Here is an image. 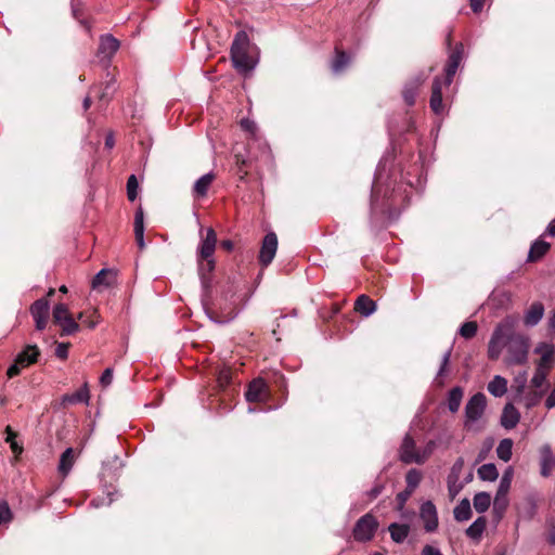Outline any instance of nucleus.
Masks as SVG:
<instances>
[{
	"label": "nucleus",
	"mask_w": 555,
	"mask_h": 555,
	"mask_svg": "<svg viewBox=\"0 0 555 555\" xmlns=\"http://www.w3.org/2000/svg\"><path fill=\"white\" fill-rule=\"evenodd\" d=\"M509 482L505 480H500L499 489L496 491V495L494 498V505L498 506L500 504V500L503 499V508H506L507 506V493L511 488Z\"/></svg>",
	"instance_id": "58836bf2"
},
{
	"label": "nucleus",
	"mask_w": 555,
	"mask_h": 555,
	"mask_svg": "<svg viewBox=\"0 0 555 555\" xmlns=\"http://www.w3.org/2000/svg\"><path fill=\"white\" fill-rule=\"evenodd\" d=\"M517 318L513 315L505 317L493 330L488 344V358L498 360L503 350L507 348L515 337L520 334L516 333Z\"/></svg>",
	"instance_id": "f257e3e1"
},
{
	"label": "nucleus",
	"mask_w": 555,
	"mask_h": 555,
	"mask_svg": "<svg viewBox=\"0 0 555 555\" xmlns=\"http://www.w3.org/2000/svg\"><path fill=\"white\" fill-rule=\"evenodd\" d=\"M53 321L61 326L62 335L68 336L79 331V324L72 317L68 307L65 304H57L53 308Z\"/></svg>",
	"instance_id": "0eeeda50"
},
{
	"label": "nucleus",
	"mask_w": 555,
	"mask_h": 555,
	"mask_svg": "<svg viewBox=\"0 0 555 555\" xmlns=\"http://www.w3.org/2000/svg\"><path fill=\"white\" fill-rule=\"evenodd\" d=\"M474 13H479L483 9L485 0H469Z\"/></svg>",
	"instance_id": "680f3d73"
},
{
	"label": "nucleus",
	"mask_w": 555,
	"mask_h": 555,
	"mask_svg": "<svg viewBox=\"0 0 555 555\" xmlns=\"http://www.w3.org/2000/svg\"><path fill=\"white\" fill-rule=\"evenodd\" d=\"M513 441L505 438L500 441L496 448L498 457L504 462H508L512 459Z\"/></svg>",
	"instance_id": "e433bc0d"
},
{
	"label": "nucleus",
	"mask_w": 555,
	"mask_h": 555,
	"mask_svg": "<svg viewBox=\"0 0 555 555\" xmlns=\"http://www.w3.org/2000/svg\"><path fill=\"white\" fill-rule=\"evenodd\" d=\"M520 420V413L518 410L512 404L507 403L501 414V425L505 429H513L517 426Z\"/></svg>",
	"instance_id": "6ab92c4d"
},
{
	"label": "nucleus",
	"mask_w": 555,
	"mask_h": 555,
	"mask_svg": "<svg viewBox=\"0 0 555 555\" xmlns=\"http://www.w3.org/2000/svg\"><path fill=\"white\" fill-rule=\"evenodd\" d=\"M113 85H114V81H113V78H112L109 81H107L105 90L100 95V100H106V99H108L114 93L115 88H114Z\"/></svg>",
	"instance_id": "13d9d810"
},
{
	"label": "nucleus",
	"mask_w": 555,
	"mask_h": 555,
	"mask_svg": "<svg viewBox=\"0 0 555 555\" xmlns=\"http://www.w3.org/2000/svg\"><path fill=\"white\" fill-rule=\"evenodd\" d=\"M74 450L72 448H67L61 455V459H60V464H59V470L61 474H63L64 476H66L73 465H74Z\"/></svg>",
	"instance_id": "72a5a7b5"
},
{
	"label": "nucleus",
	"mask_w": 555,
	"mask_h": 555,
	"mask_svg": "<svg viewBox=\"0 0 555 555\" xmlns=\"http://www.w3.org/2000/svg\"><path fill=\"white\" fill-rule=\"evenodd\" d=\"M418 452L420 450L416 449V444L413 438L410 435H406L400 447V460L405 464H417Z\"/></svg>",
	"instance_id": "2eb2a0df"
},
{
	"label": "nucleus",
	"mask_w": 555,
	"mask_h": 555,
	"mask_svg": "<svg viewBox=\"0 0 555 555\" xmlns=\"http://www.w3.org/2000/svg\"><path fill=\"white\" fill-rule=\"evenodd\" d=\"M545 234L550 235V236H555V219H553L546 230H545Z\"/></svg>",
	"instance_id": "0e129e2a"
},
{
	"label": "nucleus",
	"mask_w": 555,
	"mask_h": 555,
	"mask_svg": "<svg viewBox=\"0 0 555 555\" xmlns=\"http://www.w3.org/2000/svg\"><path fill=\"white\" fill-rule=\"evenodd\" d=\"M540 465L541 475L544 477L550 476L552 469L555 467V455L550 444H544L540 449Z\"/></svg>",
	"instance_id": "f3484780"
},
{
	"label": "nucleus",
	"mask_w": 555,
	"mask_h": 555,
	"mask_svg": "<svg viewBox=\"0 0 555 555\" xmlns=\"http://www.w3.org/2000/svg\"><path fill=\"white\" fill-rule=\"evenodd\" d=\"M388 530L393 542L402 543L409 535L410 526L392 522L389 525Z\"/></svg>",
	"instance_id": "bb28decb"
},
{
	"label": "nucleus",
	"mask_w": 555,
	"mask_h": 555,
	"mask_svg": "<svg viewBox=\"0 0 555 555\" xmlns=\"http://www.w3.org/2000/svg\"><path fill=\"white\" fill-rule=\"evenodd\" d=\"M139 183L137 177L131 175L127 181V196L130 202H133L138 196Z\"/></svg>",
	"instance_id": "79ce46f5"
},
{
	"label": "nucleus",
	"mask_w": 555,
	"mask_h": 555,
	"mask_svg": "<svg viewBox=\"0 0 555 555\" xmlns=\"http://www.w3.org/2000/svg\"><path fill=\"white\" fill-rule=\"evenodd\" d=\"M216 244L217 234L212 228H208L205 237L202 238L197 248V262L201 274H204V272L210 273L214 270Z\"/></svg>",
	"instance_id": "20e7f679"
},
{
	"label": "nucleus",
	"mask_w": 555,
	"mask_h": 555,
	"mask_svg": "<svg viewBox=\"0 0 555 555\" xmlns=\"http://www.w3.org/2000/svg\"><path fill=\"white\" fill-rule=\"evenodd\" d=\"M378 181H379V178H376L372 185V194H371L372 205H375L378 199V195H379V186H378L379 182Z\"/></svg>",
	"instance_id": "052dcab7"
},
{
	"label": "nucleus",
	"mask_w": 555,
	"mask_h": 555,
	"mask_svg": "<svg viewBox=\"0 0 555 555\" xmlns=\"http://www.w3.org/2000/svg\"><path fill=\"white\" fill-rule=\"evenodd\" d=\"M501 479L502 480L506 479L507 482L512 483L513 469L512 468L506 469Z\"/></svg>",
	"instance_id": "338daca9"
},
{
	"label": "nucleus",
	"mask_w": 555,
	"mask_h": 555,
	"mask_svg": "<svg viewBox=\"0 0 555 555\" xmlns=\"http://www.w3.org/2000/svg\"><path fill=\"white\" fill-rule=\"evenodd\" d=\"M7 430V441L10 443V448L15 456H18L23 452V448L15 441V434L10 429V427H8Z\"/></svg>",
	"instance_id": "49530a36"
},
{
	"label": "nucleus",
	"mask_w": 555,
	"mask_h": 555,
	"mask_svg": "<svg viewBox=\"0 0 555 555\" xmlns=\"http://www.w3.org/2000/svg\"><path fill=\"white\" fill-rule=\"evenodd\" d=\"M435 447V441H428L424 449L417 453V464H423L434 452Z\"/></svg>",
	"instance_id": "a18cd8bd"
},
{
	"label": "nucleus",
	"mask_w": 555,
	"mask_h": 555,
	"mask_svg": "<svg viewBox=\"0 0 555 555\" xmlns=\"http://www.w3.org/2000/svg\"><path fill=\"white\" fill-rule=\"evenodd\" d=\"M55 356L60 359H66L68 356V344L60 343L55 348Z\"/></svg>",
	"instance_id": "4d7b16f0"
},
{
	"label": "nucleus",
	"mask_w": 555,
	"mask_h": 555,
	"mask_svg": "<svg viewBox=\"0 0 555 555\" xmlns=\"http://www.w3.org/2000/svg\"><path fill=\"white\" fill-rule=\"evenodd\" d=\"M40 351L36 345H27L24 350H22L16 358L18 362L22 363L23 367H27L30 364L37 362Z\"/></svg>",
	"instance_id": "5701e85b"
},
{
	"label": "nucleus",
	"mask_w": 555,
	"mask_h": 555,
	"mask_svg": "<svg viewBox=\"0 0 555 555\" xmlns=\"http://www.w3.org/2000/svg\"><path fill=\"white\" fill-rule=\"evenodd\" d=\"M478 476L482 480L494 481L498 478L499 473L494 464L488 463L478 468Z\"/></svg>",
	"instance_id": "4c0bfd02"
},
{
	"label": "nucleus",
	"mask_w": 555,
	"mask_h": 555,
	"mask_svg": "<svg viewBox=\"0 0 555 555\" xmlns=\"http://www.w3.org/2000/svg\"><path fill=\"white\" fill-rule=\"evenodd\" d=\"M113 382V370L107 367L101 375L100 383L103 387H107Z\"/></svg>",
	"instance_id": "603ef678"
},
{
	"label": "nucleus",
	"mask_w": 555,
	"mask_h": 555,
	"mask_svg": "<svg viewBox=\"0 0 555 555\" xmlns=\"http://www.w3.org/2000/svg\"><path fill=\"white\" fill-rule=\"evenodd\" d=\"M478 326L476 322L469 321L462 324L460 335L466 339L473 338L477 333Z\"/></svg>",
	"instance_id": "37998d69"
},
{
	"label": "nucleus",
	"mask_w": 555,
	"mask_h": 555,
	"mask_svg": "<svg viewBox=\"0 0 555 555\" xmlns=\"http://www.w3.org/2000/svg\"><path fill=\"white\" fill-rule=\"evenodd\" d=\"M23 369L22 363L18 362V359L15 358L14 363L8 369L7 375L12 378L21 373Z\"/></svg>",
	"instance_id": "5fc2aeb1"
},
{
	"label": "nucleus",
	"mask_w": 555,
	"mask_h": 555,
	"mask_svg": "<svg viewBox=\"0 0 555 555\" xmlns=\"http://www.w3.org/2000/svg\"><path fill=\"white\" fill-rule=\"evenodd\" d=\"M115 281V274L112 270L102 269L92 280V288L96 289L101 286H111Z\"/></svg>",
	"instance_id": "cd10ccee"
},
{
	"label": "nucleus",
	"mask_w": 555,
	"mask_h": 555,
	"mask_svg": "<svg viewBox=\"0 0 555 555\" xmlns=\"http://www.w3.org/2000/svg\"><path fill=\"white\" fill-rule=\"evenodd\" d=\"M544 314V307L541 302H534L527 310L524 321L527 326L537 325Z\"/></svg>",
	"instance_id": "b1692460"
},
{
	"label": "nucleus",
	"mask_w": 555,
	"mask_h": 555,
	"mask_svg": "<svg viewBox=\"0 0 555 555\" xmlns=\"http://www.w3.org/2000/svg\"><path fill=\"white\" fill-rule=\"evenodd\" d=\"M114 144H115V140H114L113 134H108V135L106 137V139H105V146H106L107 149H112V147L114 146Z\"/></svg>",
	"instance_id": "774afa93"
},
{
	"label": "nucleus",
	"mask_w": 555,
	"mask_h": 555,
	"mask_svg": "<svg viewBox=\"0 0 555 555\" xmlns=\"http://www.w3.org/2000/svg\"><path fill=\"white\" fill-rule=\"evenodd\" d=\"M422 480V473L415 468L410 469L406 473L405 481L406 488L414 491Z\"/></svg>",
	"instance_id": "ea45409f"
},
{
	"label": "nucleus",
	"mask_w": 555,
	"mask_h": 555,
	"mask_svg": "<svg viewBox=\"0 0 555 555\" xmlns=\"http://www.w3.org/2000/svg\"><path fill=\"white\" fill-rule=\"evenodd\" d=\"M527 378H528V375H527L526 371L519 373L514 378L515 388H516V391L518 395H521L524 392L526 384H527Z\"/></svg>",
	"instance_id": "de8ad7c7"
},
{
	"label": "nucleus",
	"mask_w": 555,
	"mask_h": 555,
	"mask_svg": "<svg viewBox=\"0 0 555 555\" xmlns=\"http://www.w3.org/2000/svg\"><path fill=\"white\" fill-rule=\"evenodd\" d=\"M378 527L377 519L372 514L362 516L353 528V537L359 542H366L373 539Z\"/></svg>",
	"instance_id": "6e6552de"
},
{
	"label": "nucleus",
	"mask_w": 555,
	"mask_h": 555,
	"mask_svg": "<svg viewBox=\"0 0 555 555\" xmlns=\"http://www.w3.org/2000/svg\"><path fill=\"white\" fill-rule=\"evenodd\" d=\"M11 509L7 501L0 502V525L11 519Z\"/></svg>",
	"instance_id": "3c124183"
},
{
	"label": "nucleus",
	"mask_w": 555,
	"mask_h": 555,
	"mask_svg": "<svg viewBox=\"0 0 555 555\" xmlns=\"http://www.w3.org/2000/svg\"><path fill=\"white\" fill-rule=\"evenodd\" d=\"M442 82L439 78H435L431 87V96L429 101V105L431 111L436 115H442L444 113V105L442 103Z\"/></svg>",
	"instance_id": "a211bd4d"
},
{
	"label": "nucleus",
	"mask_w": 555,
	"mask_h": 555,
	"mask_svg": "<svg viewBox=\"0 0 555 555\" xmlns=\"http://www.w3.org/2000/svg\"><path fill=\"white\" fill-rule=\"evenodd\" d=\"M133 231L135 236V242L140 249H143L145 247L144 243V214L143 209L140 206L134 215V223H133Z\"/></svg>",
	"instance_id": "4be33fe9"
},
{
	"label": "nucleus",
	"mask_w": 555,
	"mask_h": 555,
	"mask_svg": "<svg viewBox=\"0 0 555 555\" xmlns=\"http://www.w3.org/2000/svg\"><path fill=\"white\" fill-rule=\"evenodd\" d=\"M450 357H451V350H448L442 357L441 365H440V369L438 372V377L441 376L446 372L447 366L450 361Z\"/></svg>",
	"instance_id": "bf43d9fd"
},
{
	"label": "nucleus",
	"mask_w": 555,
	"mask_h": 555,
	"mask_svg": "<svg viewBox=\"0 0 555 555\" xmlns=\"http://www.w3.org/2000/svg\"><path fill=\"white\" fill-rule=\"evenodd\" d=\"M464 392L459 386L453 387L448 395V408L452 413H456L461 406Z\"/></svg>",
	"instance_id": "7c9ffc66"
},
{
	"label": "nucleus",
	"mask_w": 555,
	"mask_h": 555,
	"mask_svg": "<svg viewBox=\"0 0 555 555\" xmlns=\"http://www.w3.org/2000/svg\"><path fill=\"white\" fill-rule=\"evenodd\" d=\"M354 309L363 317H370L376 310V304L366 295H361L357 301Z\"/></svg>",
	"instance_id": "a878e982"
},
{
	"label": "nucleus",
	"mask_w": 555,
	"mask_h": 555,
	"mask_svg": "<svg viewBox=\"0 0 555 555\" xmlns=\"http://www.w3.org/2000/svg\"><path fill=\"white\" fill-rule=\"evenodd\" d=\"M420 517L424 522V529L427 532H434L438 528V514L435 504L426 501L421 505Z\"/></svg>",
	"instance_id": "f8f14e48"
},
{
	"label": "nucleus",
	"mask_w": 555,
	"mask_h": 555,
	"mask_svg": "<svg viewBox=\"0 0 555 555\" xmlns=\"http://www.w3.org/2000/svg\"><path fill=\"white\" fill-rule=\"evenodd\" d=\"M90 401V392L88 388V384L85 383L81 388H79L74 393H66L61 399V404L63 406H67L69 404L85 403L89 404Z\"/></svg>",
	"instance_id": "dca6fc26"
},
{
	"label": "nucleus",
	"mask_w": 555,
	"mask_h": 555,
	"mask_svg": "<svg viewBox=\"0 0 555 555\" xmlns=\"http://www.w3.org/2000/svg\"><path fill=\"white\" fill-rule=\"evenodd\" d=\"M550 372L547 371H544L542 369H537L535 367V372L531 378V385L532 387L539 389V388H542L545 383H546V378H547V375H548Z\"/></svg>",
	"instance_id": "a19ab883"
},
{
	"label": "nucleus",
	"mask_w": 555,
	"mask_h": 555,
	"mask_svg": "<svg viewBox=\"0 0 555 555\" xmlns=\"http://www.w3.org/2000/svg\"><path fill=\"white\" fill-rule=\"evenodd\" d=\"M205 312L208 315V318L219 324H224L230 321H232L236 314L237 309L236 305L232 301H229L228 298H220L218 302L212 305H204Z\"/></svg>",
	"instance_id": "39448f33"
},
{
	"label": "nucleus",
	"mask_w": 555,
	"mask_h": 555,
	"mask_svg": "<svg viewBox=\"0 0 555 555\" xmlns=\"http://www.w3.org/2000/svg\"><path fill=\"white\" fill-rule=\"evenodd\" d=\"M425 78L423 77H416L409 81L402 91L403 100L406 103V105L412 106L415 104L416 94L418 91V88L424 82Z\"/></svg>",
	"instance_id": "412c9836"
},
{
	"label": "nucleus",
	"mask_w": 555,
	"mask_h": 555,
	"mask_svg": "<svg viewBox=\"0 0 555 555\" xmlns=\"http://www.w3.org/2000/svg\"><path fill=\"white\" fill-rule=\"evenodd\" d=\"M454 518L457 521H466L472 517L470 503L467 499H463L453 511Z\"/></svg>",
	"instance_id": "473e14b6"
},
{
	"label": "nucleus",
	"mask_w": 555,
	"mask_h": 555,
	"mask_svg": "<svg viewBox=\"0 0 555 555\" xmlns=\"http://www.w3.org/2000/svg\"><path fill=\"white\" fill-rule=\"evenodd\" d=\"M464 53V47L462 43L455 46L454 50L450 53L447 65H446V79L444 86L449 87L453 80V77L462 62Z\"/></svg>",
	"instance_id": "ddd939ff"
},
{
	"label": "nucleus",
	"mask_w": 555,
	"mask_h": 555,
	"mask_svg": "<svg viewBox=\"0 0 555 555\" xmlns=\"http://www.w3.org/2000/svg\"><path fill=\"white\" fill-rule=\"evenodd\" d=\"M215 173L208 172L197 179L193 185L192 194L195 198H202L207 195L209 188L215 180Z\"/></svg>",
	"instance_id": "aec40b11"
},
{
	"label": "nucleus",
	"mask_w": 555,
	"mask_h": 555,
	"mask_svg": "<svg viewBox=\"0 0 555 555\" xmlns=\"http://www.w3.org/2000/svg\"><path fill=\"white\" fill-rule=\"evenodd\" d=\"M241 127L243 128V130L249 132L250 134H255L257 129L256 124L248 118H244L241 120Z\"/></svg>",
	"instance_id": "6e6d98bb"
},
{
	"label": "nucleus",
	"mask_w": 555,
	"mask_h": 555,
	"mask_svg": "<svg viewBox=\"0 0 555 555\" xmlns=\"http://www.w3.org/2000/svg\"><path fill=\"white\" fill-rule=\"evenodd\" d=\"M487 389L493 397H503L507 391V379L501 375H495L489 382Z\"/></svg>",
	"instance_id": "393cba45"
},
{
	"label": "nucleus",
	"mask_w": 555,
	"mask_h": 555,
	"mask_svg": "<svg viewBox=\"0 0 555 555\" xmlns=\"http://www.w3.org/2000/svg\"><path fill=\"white\" fill-rule=\"evenodd\" d=\"M448 481V491L451 499H454L463 488V485L460 480H447Z\"/></svg>",
	"instance_id": "8fccbe9b"
},
{
	"label": "nucleus",
	"mask_w": 555,
	"mask_h": 555,
	"mask_svg": "<svg viewBox=\"0 0 555 555\" xmlns=\"http://www.w3.org/2000/svg\"><path fill=\"white\" fill-rule=\"evenodd\" d=\"M231 380V372L229 369H223L218 374V383L220 386H225Z\"/></svg>",
	"instance_id": "864d4df0"
},
{
	"label": "nucleus",
	"mask_w": 555,
	"mask_h": 555,
	"mask_svg": "<svg viewBox=\"0 0 555 555\" xmlns=\"http://www.w3.org/2000/svg\"><path fill=\"white\" fill-rule=\"evenodd\" d=\"M473 503L478 513H485L491 504V495L488 492H478L475 494Z\"/></svg>",
	"instance_id": "c9c22d12"
},
{
	"label": "nucleus",
	"mask_w": 555,
	"mask_h": 555,
	"mask_svg": "<svg viewBox=\"0 0 555 555\" xmlns=\"http://www.w3.org/2000/svg\"><path fill=\"white\" fill-rule=\"evenodd\" d=\"M249 37L244 31H238L231 46V61L234 68L241 74L251 72L257 64V61L249 55Z\"/></svg>",
	"instance_id": "7ed1b4c3"
},
{
	"label": "nucleus",
	"mask_w": 555,
	"mask_h": 555,
	"mask_svg": "<svg viewBox=\"0 0 555 555\" xmlns=\"http://www.w3.org/2000/svg\"><path fill=\"white\" fill-rule=\"evenodd\" d=\"M487 520L485 517H478L467 529L466 534L473 540H479L486 529Z\"/></svg>",
	"instance_id": "2f4dec72"
},
{
	"label": "nucleus",
	"mask_w": 555,
	"mask_h": 555,
	"mask_svg": "<svg viewBox=\"0 0 555 555\" xmlns=\"http://www.w3.org/2000/svg\"><path fill=\"white\" fill-rule=\"evenodd\" d=\"M382 492V487L380 486H375L370 492H369V495L371 499H375L377 498Z\"/></svg>",
	"instance_id": "69168bd1"
},
{
	"label": "nucleus",
	"mask_w": 555,
	"mask_h": 555,
	"mask_svg": "<svg viewBox=\"0 0 555 555\" xmlns=\"http://www.w3.org/2000/svg\"><path fill=\"white\" fill-rule=\"evenodd\" d=\"M464 468V460L463 457H459L454 464L452 465L450 473L448 475V480H460L462 472Z\"/></svg>",
	"instance_id": "c03bdc74"
},
{
	"label": "nucleus",
	"mask_w": 555,
	"mask_h": 555,
	"mask_svg": "<svg viewBox=\"0 0 555 555\" xmlns=\"http://www.w3.org/2000/svg\"><path fill=\"white\" fill-rule=\"evenodd\" d=\"M487 398L482 392H477L469 398L464 409V429L468 433H479L485 428V412Z\"/></svg>",
	"instance_id": "f03ea898"
},
{
	"label": "nucleus",
	"mask_w": 555,
	"mask_h": 555,
	"mask_svg": "<svg viewBox=\"0 0 555 555\" xmlns=\"http://www.w3.org/2000/svg\"><path fill=\"white\" fill-rule=\"evenodd\" d=\"M551 245L547 242H544L542 240H537L529 250L528 260L529 261H537L541 257H543L547 250L550 249Z\"/></svg>",
	"instance_id": "c756f323"
},
{
	"label": "nucleus",
	"mask_w": 555,
	"mask_h": 555,
	"mask_svg": "<svg viewBox=\"0 0 555 555\" xmlns=\"http://www.w3.org/2000/svg\"><path fill=\"white\" fill-rule=\"evenodd\" d=\"M412 492H413L412 490L406 488L405 491L400 492L398 494L397 499H398V501H399L401 506L404 505L405 501L409 499V496L412 494Z\"/></svg>",
	"instance_id": "e2e57ef3"
},
{
	"label": "nucleus",
	"mask_w": 555,
	"mask_h": 555,
	"mask_svg": "<svg viewBox=\"0 0 555 555\" xmlns=\"http://www.w3.org/2000/svg\"><path fill=\"white\" fill-rule=\"evenodd\" d=\"M119 48V41L111 35L101 38L99 51L105 56H112Z\"/></svg>",
	"instance_id": "c85d7f7f"
},
{
	"label": "nucleus",
	"mask_w": 555,
	"mask_h": 555,
	"mask_svg": "<svg viewBox=\"0 0 555 555\" xmlns=\"http://www.w3.org/2000/svg\"><path fill=\"white\" fill-rule=\"evenodd\" d=\"M530 349L529 338L522 334L515 337L511 345L506 348V357L504 362L506 365H521L528 361Z\"/></svg>",
	"instance_id": "423d86ee"
},
{
	"label": "nucleus",
	"mask_w": 555,
	"mask_h": 555,
	"mask_svg": "<svg viewBox=\"0 0 555 555\" xmlns=\"http://www.w3.org/2000/svg\"><path fill=\"white\" fill-rule=\"evenodd\" d=\"M350 62L351 57L344 51H340L336 48V56L332 63V70L335 74H339L350 64Z\"/></svg>",
	"instance_id": "f704fd0d"
},
{
	"label": "nucleus",
	"mask_w": 555,
	"mask_h": 555,
	"mask_svg": "<svg viewBox=\"0 0 555 555\" xmlns=\"http://www.w3.org/2000/svg\"><path fill=\"white\" fill-rule=\"evenodd\" d=\"M245 398L249 403L267 402L269 398V388L262 378H256L248 385Z\"/></svg>",
	"instance_id": "9d476101"
},
{
	"label": "nucleus",
	"mask_w": 555,
	"mask_h": 555,
	"mask_svg": "<svg viewBox=\"0 0 555 555\" xmlns=\"http://www.w3.org/2000/svg\"><path fill=\"white\" fill-rule=\"evenodd\" d=\"M50 304L47 298H40L30 306V313L35 320L36 328L42 331L46 328L49 318Z\"/></svg>",
	"instance_id": "9b49d317"
},
{
	"label": "nucleus",
	"mask_w": 555,
	"mask_h": 555,
	"mask_svg": "<svg viewBox=\"0 0 555 555\" xmlns=\"http://www.w3.org/2000/svg\"><path fill=\"white\" fill-rule=\"evenodd\" d=\"M99 314L95 310L87 311V317H85L83 324L90 328H93L99 323Z\"/></svg>",
	"instance_id": "09e8293b"
},
{
	"label": "nucleus",
	"mask_w": 555,
	"mask_h": 555,
	"mask_svg": "<svg viewBox=\"0 0 555 555\" xmlns=\"http://www.w3.org/2000/svg\"><path fill=\"white\" fill-rule=\"evenodd\" d=\"M537 353L541 354L537 363V369H542L550 372L554 363V347L553 345L542 343L534 349Z\"/></svg>",
	"instance_id": "4468645a"
},
{
	"label": "nucleus",
	"mask_w": 555,
	"mask_h": 555,
	"mask_svg": "<svg viewBox=\"0 0 555 555\" xmlns=\"http://www.w3.org/2000/svg\"><path fill=\"white\" fill-rule=\"evenodd\" d=\"M278 250V236L274 232H269L262 240L259 251V262L262 267H268L275 257Z\"/></svg>",
	"instance_id": "1a4fd4ad"
}]
</instances>
